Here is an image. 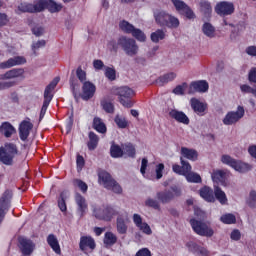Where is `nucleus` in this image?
I'll use <instances>...</instances> for the list:
<instances>
[{
    "mask_svg": "<svg viewBox=\"0 0 256 256\" xmlns=\"http://www.w3.org/2000/svg\"><path fill=\"white\" fill-rule=\"evenodd\" d=\"M172 4L174 5L176 11L185 15L187 19H195V12L187 5V3L183 2V0H171Z\"/></svg>",
    "mask_w": 256,
    "mask_h": 256,
    "instance_id": "13",
    "label": "nucleus"
},
{
    "mask_svg": "<svg viewBox=\"0 0 256 256\" xmlns=\"http://www.w3.org/2000/svg\"><path fill=\"white\" fill-rule=\"evenodd\" d=\"M214 11L220 17H227L228 15H233V13H235V5L233 2L228 1L218 2L214 8Z\"/></svg>",
    "mask_w": 256,
    "mask_h": 256,
    "instance_id": "12",
    "label": "nucleus"
},
{
    "mask_svg": "<svg viewBox=\"0 0 256 256\" xmlns=\"http://www.w3.org/2000/svg\"><path fill=\"white\" fill-rule=\"evenodd\" d=\"M47 243L49 247L56 253V255H61V246L59 245V240L54 234H49L47 237Z\"/></svg>",
    "mask_w": 256,
    "mask_h": 256,
    "instance_id": "24",
    "label": "nucleus"
},
{
    "mask_svg": "<svg viewBox=\"0 0 256 256\" xmlns=\"http://www.w3.org/2000/svg\"><path fill=\"white\" fill-rule=\"evenodd\" d=\"M24 73H25V70H23V68L12 69L10 71H7L4 74V78L5 79H15L17 77L23 76Z\"/></svg>",
    "mask_w": 256,
    "mask_h": 256,
    "instance_id": "34",
    "label": "nucleus"
},
{
    "mask_svg": "<svg viewBox=\"0 0 256 256\" xmlns=\"http://www.w3.org/2000/svg\"><path fill=\"white\" fill-rule=\"evenodd\" d=\"M104 75L108 81H115L117 79V71L113 67L106 66Z\"/></svg>",
    "mask_w": 256,
    "mask_h": 256,
    "instance_id": "43",
    "label": "nucleus"
},
{
    "mask_svg": "<svg viewBox=\"0 0 256 256\" xmlns=\"http://www.w3.org/2000/svg\"><path fill=\"white\" fill-rule=\"evenodd\" d=\"M79 247L81 251H87V249H91L93 251L97 245L95 244V239L91 236H82L80 238Z\"/></svg>",
    "mask_w": 256,
    "mask_h": 256,
    "instance_id": "22",
    "label": "nucleus"
},
{
    "mask_svg": "<svg viewBox=\"0 0 256 256\" xmlns=\"http://www.w3.org/2000/svg\"><path fill=\"white\" fill-rule=\"evenodd\" d=\"M154 19L159 27H167L168 29H177L179 27V19L164 10L154 11Z\"/></svg>",
    "mask_w": 256,
    "mask_h": 256,
    "instance_id": "1",
    "label": "nucleus"
},
{
    "mask_svg": "<svg viewBox=\"0 0 256 256\" xmlns=\"http://www.w3.org/2000/svg\"><path fill=\"white\" fill-rule=\"evenodd\" d=\"M214 195L221 205L227 203V195H225V192L219 186H214Z\"/></svg>",
    "mask_w": 256,
    "mask_h": 256,
    "instance_id": "35",
    "label": "nucleus"
},
{
    "mask_svg": "<svg viewBox=\"0 0 256 256\" xmlns=\"http://www.w3.org/2000/svg\"><path fill=\"white\" fill-rule=\"evenodd\" d=\"M118 45L127 57H136L139 54V45H137V41L133 38L121 36L118 38Z\"/></svg>",
    "mask_w": 256,
    "mask_h": 256,
    "instance_id": "4",
    "label": "nucleus"
},
{
    "mask_svg": "<svg viewBox=\"0 0 256 256\" xmlns=\"http://www.w3.org/2000/svg\"><path fill=\"white\" fill-rule=\"evenodd\" d=\"M63 7L61 4H57V2L53 0H47L46 1V9L50 11V13H58V11H61Z\"/></svg>",
    "mask_w": 256,
    "mask_h": 256,
    "instance_id": "42",
    "label": "nucleus"
},
{
    "mask_svg": "<svg viewBox=\"0 0 256 256\" xmlns=\"http://www.w3.org/2000/svg\"><path fill=\"white\" fill-rule=\"evenodd\" d=\"M225 172H223V170H216L212 173V180L214 183H221V185H223V183H225Z\"/></svg>",
    "mask_w": 256,
    "mask_h": 256,
    "instance_id": "41",
    "label": "nucleus"
},
{
    "mask_svg": "<svg viewBox=\"0 0 256 256\" xmlns=\"http://www.w3.org/2000/svg\"><path fill=\"white\" fill-rule=\"evenodd\" d=\"M73 185L74 187H79L82 193H87V189H89V187L87 186V183L79 179L73 180Z\"/></svg>",
    "mask_w": 256,
    "mask_h": 256,
    "instance_id": "53",
    "label": "nucleus"
},
{
    "mask_svg": "<svg viewBox=\"0 0 256 256\" xmlns=\"http://www.w3.org/2000/svg\"><path fill=\"white\" fill-rule=\"evenodd\" d=\"M98 181L100 185H103L105 189H108V191H113V193H116L120 195V193H123V188L121 185L111 177V174H109L107 171H100L98 173Z\"/></svg>",
    "mask_w": 256,
    "mask_h": 256,
    "instance_id": "3",
    "label": "nucleus"
},
{
    "mask_svg": "<svg viewBox=\"0 0 256 256\" xmlns=\"http://www.w3.org/2000/svg\"><path fill=\"white\" fill-rule=\"evenodd\" d=\"M71 129H73V114L70 115L69 120L62 131L63 133H66V135H69V133H71Z\"/></svg>",
    "mask_w": 256,
    "mask_h": 256,
    "instance_id": "60",
    "label": "nucleus"
},
{
    "mask_svg": "<svg viewBox=\"0 0 256 256\" xmlns=\"http://www.w3.org/2000/svg\"><path fill=\"white\" fill-rule=\"evenodd\" d=\"M180 162L182 167V173H183V176L185 177L188 173L191 172V164H189L188 161H185L183 157L180 158Z\"/></svg>",
    "mask_w": 256,
    "mask_h": 256,
    "instance_id": "51",
    "label": "nucleus"
},
{
    "mask_svg": "<svg viewBox=\"0 0 256 256\" xmlns=\"http://www.w3.org/2000/svg\"><path fill=\"white\" fill-rule=\"evenodd\" d=\"M27 60L23 56H16L14 58L8 59L6 62L0 63V69H11L17 65H25Z\"/></svg>",
    "mask_w": 256,
    "mask_h": 256,
    "instance_id": "19",
    "label": "nucleus"
},
{
    "mask_svg": "<svg viewBox=\"0 0 256 256\" xmlns=\"http://www.w3.org/2000/svg\"><path fill=\"white\" fill-rule=\"evenodd\" d=\"M175 77H177V74H175L174 72L164 74L156 80V85L163 87V85H167V83L173 81Z\"/></svg>",
    "mask_w": 256,
    "mask_h": 256,
    "instance_id": "29",
    "label": "nucleus"
},
{
    "mask_svg": "<svg viewBox=\"0 0 256 256\" xmlns=\"http://www.w3.org/2000/svg\"><path fill=\"white\" fill-rule=\"evenodd\" d=\"M181 155L182 159L184 157V159H189V161H197V157H199L195 149H189L187 147L181 148Z\"/></svg>",
    "mask_w": 256,
    "mask_h": 256,
    "instance_id": "28",
    "label": "nucleus"
},
{
    "mask_svg": "<svg viewBox=\"0 0 256 256\" xmlns=\"http://www.w3.org/2000/svg\"><path fill=\"white\" fill-rule=\"evenodd\" d=\"M31 129H33V123H31L29 120H24L20 123L19 135L21 141H27L29 134L31 133Z\"/></svg>",
    "mask_w": 256,
    "mask_h": 256,
    "instance_id": "20",
    "label": "nucleus"
},
{
    "mask_svg": "<svg viewBox=\"0 0 256 256\" xmlns=\"http://www.w3.org/2000/svg\"><path fill=\"white\" fill-rule=\"evenodd\" d=\"M135 256H152V254L149 248H142L136 253Z\"/></svg>",
    "mask_w": 256,
    "mask_h": 256,
    "instance_id": "64",
    "label": "nucleus"
},
{
    "mask_svg": "<svg viewBox=\"0 0 256 256\" xmlns=\"http://www.w3.org/2000/svg\"><path fill=\"white\" fill-rule=\"evenodd\" d=\"M13 198V192L11 190H6L2 197L0 198V225L3 223V219H5V215H7V211H9V207H11V199Z\"/></svg>",
    "mask_w": 256,
    "mask_h": 256,
    "instance_id": "11",
    "label": "nucleus"
},
{
    "mask_svg": "<svg viewBox=\"0 0 256 256\" xmlns=\"http://www.w3.org/2000/svg\"><path fill=\"white\" fill-rule=\"evenodd\" d=\"M248 81H250V83H256V68H252L250 69L249 73H248Z\"/></svg>",
    "mask_w": 256,
    "mask_h": 256,
    "instance_id": "63",
    "label": "nucleus"
},
{
    "mask_svg": "<svg viewBox=\"0 0 256 256\" xmlns=\"http://www.w3.org/2000/svg\"><path fill=\"white\" fill-rule=\"evenodd\" d=\"M190 105L196 115H200V117L205 115V112L207 111V103L200 102L197 98H192L190 100Z\"/></svg>",
    "mask_w": 256,
    "mask_h": 256,
    "instance_id": "21",
    "label": "nucleus"
},
{
    "mask_svg": "<svg viewBox=\"0 0 256 256\" xmlns=\"http://www.w3.org/2000/svg\"><path fill=\"white\" fill-rule=\"evenodd\" d=\"M116 125L119 127V129H125L127 127V120H125V117L117 115L114 119Z\"/></svg>",
    "mask_w": 256,
    "mask_h": 256,
    "instance_id": "54",
    "label": "nucleus"
},
{
    "mask_svg": "<svg viewBox=\"0 0 256 256\" xmlns=\"http://www.w3.org/2000/svg\"><path fill=\"white\" fill-rule=\"evenodd\" d=\"M16 130L15 127H13V125H11V123L9 122H4L2 123V125L0 126V134L4 135V137H11V135H15Z\"/></svg>",
    "mask_w": 256,
    "mask_h": 256,
    "instance_id": "27",
    "label": "nucleus"
},
{
    "mask_svg": "<svg viewBox=\"0 0 256 256\" xmlns=\"http://www.w3.org/2000/svg\"><path fill=\"white\" fill-rule=\"evenodd\" d=\"M168 115L169 117H171V119L177 121V123H182L183 125H189L190 123L189 117H187V114L183 111H179L177 109H170Z\"/></svg>",
    "mask_w": 256,
    "mask_h": 256,
    "instance_id": "17",
    "label": "nucleus"
},
{
    "mask_svg": "<svg viewBox=\"0 0 256 256\" xmlns=\"http://www.w3.org/2000/svg\"><path fill=\"white\" fill-rule=\"evenodd\" d=\"M188 183H201V176L195 172L190 171V173L184 176Z\"/></svg>",
    "mask_w": 256,
    "mask_h": 256,
    "instance_id": "48",
    "label": "nucleus"
},
{
    "mask_svg": "<svg viewBox=\"0 0 256 256\" xmlns=\"http://www.w3.org/2000/svg\"><path fill=\"white\" fill-rule=\"evenodd\" d=\"M34 13H41V11H45L47 9V1L39 0L35 4H33Z\"/></svg>",
    "mask_w": 256,
    "mask_h": 256,
    "instance_id": "50",
    "label": "nucleus"
},
{
    "mask_svg": "<svg viewBox=\"0 0 256 256\" xmlns=\"http://www.w3.org/2000/svg\"><path fill=\"white\" fill-rule=\"evenodd\" d=\"M136 41H140V43H145L147 41V36L145 35V32H143L139 28H134L132 33L130 34Z\"/></svg>",
    "mask_w": 256,
    "mask_h": 256,
    "instance_id": "39",
    "label": "nucleus"
},
{
    "mask_svg": "<svg viewBox=\"0 0 256 256\" xmlns=\"http://www.w3.org/2000/svg\"><path fill=\"white\" fill-rule=\"evenodd\" d=\"M190 225L193 231L196 232L197 235H200V237H213V235H215L213 228H211V226L206 222L191 219Z\"/></svg>",
    "mask_w": 256,
    "mask_h": 256,
    "instance_id": "8",
    "label": "nucleus"
},
{
    "mask_svg": "<svg viewBox=\"0 0 256 256\" xmlns=\"http://www.w3.org/2000/svg\"><path fill=\"white\" fill-rule=\"evenodd\" d=\"M95 86L91 82H84L82 87V99L84 101H89L95 95Z\"/></svg>",
    "mask_w": 256,
    "mask_h": 256,
    "instance_id": "23",
    "label": "nucleus"
},
{
    "mask_svg": "<svg viewBox=\"0 0 256 256\" xmlns=\"http://www.w3.org/2000/svg\"><path fill=\"white\" fill-rule=\"evenodd\" d=\"M18 11H20V13H35V8L33 4L24 2L18 6Z\"/></svg>",
    "mask_w": 256,
    "mask_h": 256,
    "instance_id": "44",
    "label": "nucleus"
},
{
    "mask_svg": "<svg viewBox=\"0 0 256 256\" xmlns=\"http://www.w3.org/2000/svg\"><path fill=\"white\" fill-rule=\"evenodd\" d=\"M199 7L201 13H203L206 17H209L211 13H213V7H211V2L207 0H201L199 2Z\"/></svg>",
    "mask_w": 256,
    "mask_h": 256,
    "instance_id": "31",
    "label": "nucleus"
},
{
    "mask_svg": "<svg viewBox=\"0 0 256 256\" xmlns=\"http://www.w3.org/2000/svg\"><path fill=\"white\" fill-rule=\"evenodd\" d=\"M240 89L242 93H251V95H254V97H256V88H253L247 84H243L240 86Z\"/></svg>",
    "mask_w": 256,
    "mask_h": 256,
    "instance_id": "59",
    "label": "nucleus"
},
{
    "mask_svg": "<svg viewBox=\"0 0 256 256\" xmlns=\"http://www.w3.org/2000/svg\"><path fill=\"white\" fill-rule=\"evenodd\" d=\"M123 155H128V157H135V146L133 144L122 145Z\"/></svg>",
    "mask_w": 256,
    "mask_h": 256,
    "instance_id": "47",
    "label": "nucleus"
},
{
    "mask_svg": "<svg viewBox=\"0 0 256 256\" xmlns=\"http://www.w3.org/2000/svg\"><path fill=\"white\" fill-rule=\"evenodd\" d=\"M45 45H47V42L45 40H38L36 42L32 43V51H34V53L39 50L42 49V47H45Z\"/></svg>",
    "mask_w": 256,
    "mask_h": 256,
    "instance_id": "61",
    "label": "nucleus"
},
{
    "mask_svg": "<svg viewBox=\"0 0 256 256\" xmlns=\"http://www.w3.org/2000/svg\"><path fill=\"white\" fill-rule=\"evenodd\" d=\"M161 202L157 199H153V198H148L145 201V206L146 207H151L152 209H155L156 211H161Z\"/></svg>",
    "mask_w": 256,
    "mask_h": 256,
    "instance_id": "45",
    "label": "nucleus"
},
{
    "mask_svg": "<svg viewBox=\"0 0 256 256\" xmlns=\"http://www.w3.org/2000/svg\"><path fill=\"white\" fill-rule=\"evenodd\" d=\"M18 243L20 244L23 255H31L35 251V243L25 237H19Z\"/></svg>",
    "mask_w": 256,
    "mask_h": 256,
    "instance_id": "16",
    "label": "nucleus"
},
{
    "mask_svg": "<svg viewBox=\"0 0 256 256\" xmlns=\"http://www.w3.org/2000/svg\"><path fill=\"white\" fill-rule=\"evenodd\" d=\"M119 27L123 33H126L127 35H131L133 31L135 30V26L131 23H129L127 20H122L119 23Z\"/></svg>",
    "mask_w": 256,
    "mask_h": 256,
    "instance_id": "37",
    "label": "nucleus"
},
{
    "mask_svg": "<svg viewBox=\"0 0 256 256\" xmlns=\"http://www.w3.org/2000/svg\"><path fill=\"white\" fill-rule=\"evenodd\" d=\"M181 188L177 186H172L169 190H163L156 193V199L162 203V205H167L171 203L175 197H181Z\"/></svg>",
    "mask_w": 256,
    "mask_h": 256,
    "instance_id": "6",
    "label": "nucleus"
},
{
    "mask_svg": "<svg viewBox=\"0 0 256 256\" xmlns=\"http://www.w3.org/2000/svg\"><path fill=\"white\" fill-rule=\"evenodd\" d=\"M16 155H19V151H17L15 144L8 143L4 148H0V161L4 165H13V159Z\"/></svg>",
    "mask_w": 256,
    "mask_h": 256,
    "instance_id": "7",
    "label": "nucleus"
},
{
    "mask_svg": "<svg viewBox=\"0 0 256 256\" xmlns=\"http://www.w3.org/2000/svg\"><path fill=\"white\" fill-rule=\"evenodd\" d=\"M186 89L187 83H182L181 85H178L173 89V93L174 95H185Z\"/></svg>",
    "mask_w": 256,
    "mask_h": 256,
    "instance_id": "56",
    "label": "nucleus"
},
{
    "mask_svg": "<svg viewBox=\"0 0 256 256\" xmlns=\"http://www.w3.org/2000/svg\"><path fill=\"white\" fill-rule=\"evenodd\" d=\"M101 105L104 109V111H106V113H113V111H115V106H113V103L108 102V101H102Z\"/></svg>",
    "mask_w": 256,
    "mask_h": 256,
    "instance_id": "58",
    "label": "nucleus"
},
{
    "mask_svg": "<svg viewBox=\"0 0 256 256\" xmlns=\"http://www.w3.org/2000/svg\"><path fill=\"white\" fill-rule=\"evenodd\" d=\"M76 75L81 83H83V81H87V73L81 67L77 68Z\"/></svg>",
    "mask_w": 256,
    "mask_h": 256,
    "instance_id": "62",
    "label": "nucleus"
},
{
    "mask_svg": "<svg viewBox=\"0 0 256 256\" xmlns=\"http://www.w3.org/2000/svg\"><path fill=\"white\" fill-rule=\"evenodd\" d=\"M243 117H245V108L238 106L237 111H230L226 114L222 123L224 125H235V123H239Z\"/></svg>",
    "mask_w": 256,
    "mask_h": 256,
    "instance_id": "10",
    "label": "nucleus"
},
{
    "mask_svg": "<svg viewBox=\"0 0 256 256\" xmlns=\"http://www.w3.org/2000/svg\"><path fill=\"white\" fill-rule=\"evenodd\" d=\"M93 215L99 221H112L119 211L111 206H93Z\"/></svg>",
    "mask_w": 256,
    "mask_h": 256,
    "instance_id": "5",
    "label": "nucleus"
},
{
    "mask_svg": "<svg viewBox=\"0 0 256 256\" xmlns=\"http://www.w3.org/2000/svg\"><path fill=\"white\" fill-rule=\"evenodd\" d=\"M97 145H99V136L95 134V132L89 133V142H88V149L90 151H95L97 149Z\"/></svg>",
    "mask_w": 256,
    "mask_h": 256,
    "instance_id": "33",
    "label": "nucleus"
},
{
    "mask_svg": "<svg viewBox=\"0 0 256 256\" xmlns=\"http://www.w3.org/2000/svg\"><path fill=\"white\" fill-rule=\"evenodd\" d=\"M59 81H61V78L59 77H55L52 81V83H50L44 91V97H51V99H53V95H51V91H53V89H55L57 87V85L59 84Z\"/></svg>",
    "mask_w": 256,
    "mask_h": 256,
    "instance_id": "38",
    "label": "nucleus"
},
{
    "mask_svg": "<svg viewBox=\"0 0 256 256\" xmlns=\"http://www.w3.org/2000/svg\"><path fill=\"white\" fill-rule=\"evenodd\" d=\"M202 31L206 37L213 39L215 37V27L211 23H204L202 26Z\"/></svg>",
    "mask_w": 256,
    "mask_h": 256,
    "instance_id": "40",
    "label": "nucleus"
},
{
    "mask_svg": "<svg viewBox=\"0 0 256 256\" xmlns=\"http://www.w3.org/2000/svg\"><path fill=\"white\" fill-rule=\"evenodd\" d=\"M209 91V83L205 80L191 82L188 90V95L195 93H207Z\"/></svg>",
    "mask_w": 256,
    "mask_h": 256,
    "instance_id": "14",
    "label": "nucleus"
},
{
    "mask_svg": "<svg viewBox=\"0 0 256 256\" xmlns=\"http://www.w3.org/2000/svg\"><path fill=\"white\" fill-rule=\"evenodd\" d=\"M111 157L114 159H118L119 157H123V148L119 147V145H112L110 148Z\"/></svg>",
    "mask_w": 256,
    "mask_h": 256,
    "instance_id": "46",
    "label": "nucleus"
},
{
    "mask_svg": "<svg viewBox=\"0 0 256 256\" xmlns=\"http://www.w3.org/2000/svg\"><path fill=\"white\" fill-rule=\"evenodd\" d=\"M200 196L205 201H208V203H214L215 201V194L213 189L209 188L208 186H204L200 189Z\"/></svg>",
    "mask_w": 256,
    "mask_h": 256,
    "instance_id": "26",
    "label": "nucleus"
},
{
    "mask_svg": "<svg viewBox=\"0 0 256 256\" xmlns=\"http://www.w3.org/2000/svg\"><path fill=\"white\" fill-rule=\"evenodd\" d=\"M93 127L98 133H107V126H105V123L99 117L94 118Z\"/></svg>",
    "mask_w": 256,
    "mask_h": 256,
    "instance_id": "36",
    "label": "nucleus"
},
{
    "mask_svg": "<svg viewBox=\"0 0 256 256\" xmlns=\"http://www.w3.org/2000/svg\"><path fill=\"white\" fill-rule=\"evenodd\" d=\"M103 242L106 247H113V245L117 243V235H115L113 232H106Z\"/></svg>",
    "mask_w": 256,
    "mask_h": 256,
    "instance_id": "32",
    "label": "nucleus"
},
{
    "mask_svg": "<svg viewBox=\"0 0 256 256\" xmlns=\"http://www.w3.org/2000/svg\"><path fill=\"white\" fill-rule=\"evenodd\" d=\"M127 223H129V217L127 215H119L116 219V229L117 233L119 235H126L127 230L129 229V226H127Z\"/></svg>",
    "mask_w": 256,
    "mask_h": 256,
    "instance_id": "18",
    "label": "nucleus"
},
{
    "mask_svg": "<svg viewBox=\"0 0 256 256\" xmlns=\"http://www.w3.org/2000/svg\"><path fill=\"white\" fill-rule=\"evenodd\" d=\"M112 93L117 95L119 99V103L123 105V107H133V102H131V98L135 97V90L130 88L129 86L116 87L112 89Z\"/></svg>",
    "mask_w": 256,
    "mask_h": 256,
    "instance_id": "2",
    "label": "nucleus"
},
{
    "mask_svg": "<svg viewBox=\"0 0 256 256\" xmlns=\"http://www.w3.org/2000/svg\"><path fill=\"white\" fill-rule=\"evenodd\" d=\"M220 221L225 225H231L237 222V218L233 214H224L221 216Z\"/></svg>",
    "mask_w": 256,
    "mask_h": 256,
    "instance_id": "49",
    "label": "nucleus"
},
{
    "mask_svg": "<svg viewBox=\"0 0 256 256\" xmlns=\"http://www.w3.org/2000/svg\"><path fill=\"white\" fill-rule=\"evenodd\" d=\"M70 87L75 99H77V89H79V85L77 84V80L75 79L74 75L70 77Z\"/></svg>",
    "mask_w": 256,
    "mask_h": 256,
    "instance_id": "55",
    "label": "nucleus"
},
{
    "mask_svg": "<svg viewBox=\"0 0 256 256\" xmlns=\"http://www.w3.org/2000/svg\"><path fill=\"white\" fill-rule=\"evenodd\" d=\"M247 205L252 208L256 207V192L254 190H252L249 194V197L247 199Z\"/></svg>",
    "mask_w": 256,
    "mask_h": 256,
    "instance_id": "57",
    "label": "nucleus"
},
{
    "mask_svg": "<svg viewBox=\"0 0 256 256\" xmlns=\"http://www.w3.org/2000/svg\"><path fill=\"white\" fill-rule=\"evenodd\" d=\"M75 201L78 206V213L81 217H83V215L87 211V200L81 194H76Z\"/></svg>",
    "mask_w": 256,
    "mask_h": 256,
    "instance_id": "25",
    "label": "nucleus"
},
{
    "mask_svg": "<svg viewBox=\"0 0 256 256\" xmlns=\"http://www.w3.org/2000/svg\"><path fill=\"white\" fill-rule=\"evenodd\" d=\"M51 103V97H44V102L40 111V121L45 117V113H47V107H49V104Z\"/></svg>",
    "mask_w": 256,
    "mask_h": 256,
    "instance_id": "52",
    "label": "nucleus"
},
{
    "mask_svg": "<svg viewBox=\"0 0 256 256\" xmlns=\"http://www.w3.org/2000/svg\"><path fill=\"white\" fill-rule=\"evenodd\" d=\"M221 161L224 165H229V167H232V169H235V171H238L239 173H247V171H251V165L237 161L230 155H222Z\"/></svg>",
    "mask_w": 256,
    "mask_h": 256,
    "instance_id": "9",
    "label": "nucleus"
},
{
    "mask_svg": "<svg viewBox=\"0 0 256 256\" xmlns=\"http://www.w3.org/2000/svg\"><path fill=\"white\" fill-rule=\"evenodd\" d=\"M165 37H167V32L163 29H157L150 35L152 43H159V41H163Z\"/></svg>",
    "mask_w": 256,
    "mask_h": 256,
    "instance_id": "30",
    "label": "nucleus"
},
{
    "mask_svg": "<svg viewBox=\"0 0 256 256\" xmlns=\"http://www.w3.org/2000/svg\"><path fill=\"white\" fill-rule=\"evenodd\" d=\"M133 223L136 227L139 228V231H142L145 235H152L153 230H151V226L146 222H143V218L139 214L133 215Z\"/></svg>",
    "mask_w": 256,
    "mask_h": 256,
    "instance_id": "15",
    "label": "nucleus"
}]
</instances>
